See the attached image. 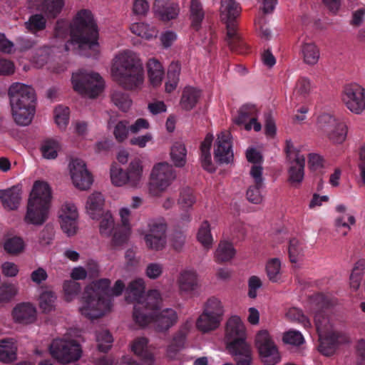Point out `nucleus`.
<instances>
[{
    "label": "nucleus",
    "instance_id": "obj_1",
    "mask_svg": "<svg viewBox=\"0 0 365 365\" xmlns=\"http://www.w3.org/2000/svg\"><path fill=\"white\" fill-rule=\"evenodd\" d=\"M54 38L64 42L66 51L71 46H78L81 50H88L85 55L97 56L100 52L96 40V28L93 16L88 9H81L73 16L72 21L65 19L57 21L54 28Z\"/></svg>",
    "mask_w": 365,
    "mask_h": 365
},
{
    "label": "nucleus",
    "instance_id": "obj_2",
    "mask_svg": "<svg viewBox=\"0 0 365 365\" xmlns=\"http://www.w3.org/2000/svg\"><path fill=\"white\" fill-rule=\"evenodd\" d=\"M113 79L123 89L140 91L145 83L143 61L140 55L131 50L116 53L110 63Z\"/></svg>",
    "mask_w": 365,
    "mask_h": 365
},
{
    "label": "nucleus",
    "instance_id": "obj_3",
    "mask_svg": "<svg viewBox=\"0 0 365 365\" xmlns=\"http://www.w3.org/2000/svg\"><path fill=\"white\" fill-rule=\"evenodd\" d=\"M110 284V279L103 278L95 280L85 287L78 305L81 316L93 321L110 312L113 304L110 298L107 297Z\"/></svg>",
    "mask_w": 365,
    "mask_h": 365
},
{
    "label": "nucleus",
    "instance_id": "obj_4",
    "mask_svg": "<svg viewBox=\"0 0 365 365\" xmlns=\"http://www.w3.org/2000/svg\"><path fill=\"white\" fill-rule=\"evenodd\" d=\"M8 95L14 120L19 125H29L36 112L34 89L31 86L16 82L9 86Z\"/></svg>",
    "mask_w": 365,
    "mask_h": 365
},
{
    "label": "nucleus",
    "instance_id": "obj_5",
    "mask_svg": "<svg viewBox=\"0 0 365 365\" xmlns=\"http://www.w3.org/2000/svg\"><path fill=\"white\" fill-rule=\"evenodd\" d=\"M225 342L237 365H252V351L246 341V328L238 316L230 317L225 324Z\"/></svg>",
    "mask_w": 365,
    "mask_h": 365
},
{
    "label": "nucleus",
    "instance_id": "obj_6",
    "mask_svg": "<svg viewBox=\"0 0 365 365\" xmlns=\"http://www.w3.org/2000/svg\"><path fill=\"white\" fill-rule=\"evenodd\" d=\"M314 322L320 341L319 350L323 355L330 356L339 345L350 342L349 335L322 313L314 314Z\"/></svg>",
    "mask_w": 365,
    "mask_h": 365
},
{
    "label": "nucleus",
    "instance_id": "obj_7",
    "mask_svg": "<svg viewBox=\"0 0 365 365\" xmlns=\"http://www.w3.org/2000/svg\"><path fill=\"white\" fill-rule=\"evenodd\" d=\"M150 305L144 310V313L150 317V320L145 325H138L140 327H145L153 324L156 332L165 333L173 327L178 320V316L175 310L166 308L159 311L161 302L160 293L158 290H153L148 297Z\"/></svg>",
    "mask_w": 365,
    "mask_h": 365
},
{
    "label": "nucleus",
    "instance_id": "obj_8",
    "mask_svg": "<svg viewBox=\"0 0 365 365\" xmlns=\"http://www.w3.org/2000/svg\"><path fill=\"white\" fill-rule=\"evenodd\" d=\"M225 313V306L220 298L215 296L207 298L196 320L197 329L203 334L215 331L220 327Z\"/></svg>",
    "mask_w": 365,
    "mask_h": 365
},
{
    "label": "nucleus",
    "instance_id": "obj_9",
    "mask_svg": "<svg viewBox=\"0 0 365 365\" xmlns=\"http://www.w3.org/2000/svg\"><path fill=\"white\" fill-rule=\"evenodd\" d=\"M152 291L145 293V282L142 278L132 280L128 286V298L134 302L133 319L137 325H145L150 320L144 310L150 305L148 297Z\"/></svg>",
    "mask_w": 365,
    "mask_h": 365
},
{
    "label": "nucleus",
    "instance_id": "obj_10",
    "mask_svg": "<svg viewBox=\"0 0 365 365\" xmlns=\"http://www.w3.org/2000/svg\"><path fill=\"white\" fill-rule=\"evenodd\" d=\"M176 177V171L169 163H155L149 175L148 193L153 197L160 196L173 184Z\"/></svg>",
    "mask_w": 365,
    "mask_h": 365
},
{
    "label": "nucleus",
    "instance_id": "obj_11",
    "mask_svg": "<svg viewBox=\"0 0 365 365\" xmlns=\"http://www.w3.org/2000/svg\"><path fill=\"white\" fill-rule=\"evenodd\" d=\"M71 81L76 92L91 98L100 95L105 87L104 81L98 73L84 70L73 73Z\"/></svg>",
    "mask_w": 365,
    "mask_h": 365
},
{
    "label": "nucleus",
    "instance_id": "obj_12",
    "mask_svg": "<svg viewBox=\"0 0 365 365\" xmlns=\"http://www.w3.org/2000/svg\"><path fill=\"white\" fill-rule=\"evenodd\" d=\"M317 128L334 145H341L346 140L348 133L346 123L330 114L320 115L317 118Z\"/></svg>",
    "mask_w": 365,
    "mask_h": 365
},
{
    "label": "nucleus",
    "instance_id": "obj_13",
    "mask_svg": "<svg viewBox=\"0 0 365 365\" xmlns=\"http://www.w3.org/2000/svg\"><path fill=\"white\" fill-rule=\"evenodd\" d=\"M50 352L61 364L77 361L81 356L80 344L66 336L54 339L50 345Z\"/></svg>",
    "mask_w": 365,
    "mask_h": 365
},
{
    "label": "nucleus",
    "instance_id": "obj_14",
    "mask_svg": "<svg viewBox=\"0 0 365 365\" xmlns=\"http://www.w3.org/2000/svg\"><path fill=\"white\" fill-rule=\"evenodd\" d=\"M255 343L260 359L265 365H276L280 361L281 356L278 347L268 330L258 331Z\"/></svg>",
    "mask_w": 365,
    "mask_h": 365
},
{
    "label": "nucleus",
    "instance_id": "obj_15",
    "mask_svg": "<svg viewBox=\"0 0 365 365\" xmlns=\"http://www.w3.org/2000/svg\"><path fill=\"white\" fill-rule=\"evenodd\" d=\"M286 153L289 162L288 181L292 186L297 187L304 179L305 158L290 140L286 142Z\"/></svg>",
    "mask_w": 365,
    "mask_h": 365
},
{
    "label": "nucleus",
    "instance_id": "obj_16",
    "mask_svg": "<svg viewBox=\"0 0 365 365\" xmlns=\"http://www.w3.org/2000/svg\"><path fill=\"white\" fill-rule=\"evenodd\" d=\"M341 101L352 113L361 115L365 110V89L359 84H351L344 87Z\"/></svg>",
    "mask_w": 365,
    "mask_h": 365
},
{
    "label": "nucleus",
    "instance_id": "obj_17",
    "mask_svg": "<svg viewBox=\"0 0 365 365\" xmlns=\"http://www.w3.org/2000/svg\"><path fill=\"white\" fill-rule=\"evenodd\" d=\"M167 225L163 220H153L148 223V230L144 234L146 247L153 251H160L166 245Z\"/></svg>",
    "mask_w": 365,
    "mask_h": 365
},
{
    "label": "nucleus",
    "instance_id": "obj_18",
    "mask_svg": "<svg viewBox=\"0 0 365 365\" xmlns=\"http://www.w3.org/2000/svg\"><path fill=\"white\" fill-rule=\"evenodd\" d=\"M118 225L113 232L112 245L120 247L129 240L133 229L131 211L128 207H121L118 211Z\"/></svg>",
    "mask_w": 365,
    "mask_h": 365
},
{
    "label": "nucleus",
    "instance_id": "obj_19",
    "mask_svg": "<svg viewBox=\"0 0 365 365\" xmlns=\"http://www.w3.org/2000/svg\"><path fill=\"white\" fill-rule=\"evenodd\" d=\"M68 168L71 180L75 187L81 190H86L91 187L93 182V176L83 160L73 159L69 163Z\"/></svg>",
    "mask_w": 365,
    "mask_h": 365
},
{
    "label": "nucleus",
    "instance_id": "obj_20",
    "mask_svg": "<svg viewBox=\"0 0 365 365\" xmlns=\"http://www.w3.org/2000/svg\"><path fill=\"white\" fill-rule=\"evenodd\" d=\"M334 210L337 214L334 220L335 230L341 236L345 237L356 225V212L342 203L337 204Z\"/></svg>",
    "mask_w": 365,
    "mask_h": 365
},
{
    "label": "nucleus",
    "instance_id": "obj_21",
    "mask_svg": "<svg viewBox=\"0 0 365 365\" xmlns=\"http://www.w3.org/2000/svg\"><path fill=\"white\" fill-rule=\"evenodd\" d=\"M59 222L64 233L68 236L74 235L78 230V212L75 204L66 202L58 212Z\"/></svg>",
    "mask_w": 365,
    "mask_h": 365
},
{
    "label": "nucleus",
    "instance_id": "obj_22",
    "mask_svg": "<svg viewBox=\"0 0 365 365\" xmlns=\"http://www.w3.org/2000/svg\"><path fill=\"white\" fill-rule=\"evenodd\" d=\"M214 158L216 162L229 163L233 158L232 137L230 132L225 130L217 135L214 148Z\"/></svg>",
    "mask_w": 365,
    "mask_h": 365
},
{
    "label": "nucleus",
    "instance_id": "obj_23",
    "mask_svg": "<svg viewBox=\"0 0 365 365\" xmlns=\"http://www.w3.org/2000/svg\"><path fill=\"white\" fill-rule=\"evenodd\" d=\"M258 110L254 105L243 106L239 110L238 114L233 119L235 124L244 125L246 130L253 128L256 132L262 129V125L257 121Z\"/></svg>",
    "mask_w": 365,
    "mask_h": 365
},
{
    "label": "nucleus",
    "instance_id": "obj_24",
    "mask_svg": "<svg viewBox=\"0 0 365 365\" xmlns=\"http://www.w3.org/2000/svg\"><path fill=\"white\" fill-rule=\"evenodd\" d=\"M11 317L16 323L24 325L30 324L36 322L37 310L31 302H21L13 308Z\"/></svg>",
    "mask_w": 365,
    "mask_h": 365
},
{
    "label": "nucleus",
    "instance_id": "obj_25",
    "mask_svg": "<svg viewBox=\"0 0 365 365\" xmlns=\"http://www.w3.org/2000/svg\"><path fill=\"white\" fill-rule=\"evenodd\" d=\"M51 197L49 185L45 181L36 180L33 185L28 202L50 207Z\"/></svg>",
    "mask_w": 365,
    "mask_h": 365
},
{
    "label": "nucleus",
    "instance_id": "obj_26",
    "mask_svg": "<svg viewBox=\"0 0 365 365\" xmlns=\"http://www.w3.org/2000/svg\"><path fill=\"white\" fill-rule=\"evenodd\" d=\"M50 207L28 202L24 221L35 226L42 225L48 219Z\"/></svg>",
    "mask_w": 365,
    "mask_h": 365
},
{
    "label": "nucleus",
    "instance_id": "obj_27",
    "mask_svg": "<svg viewBox=\"0 0 365 365\" xmlns=\"http://www.w3.org/2000/svg\"><path fill=\"white\" fill-rule=\"evenodd\" d=\"M181 293L191 294L198 287V275L194 269L186 268L182 270L177 279Z\"/></svg>",
    "mask_w": 365,
    "mask_h": 365
},
{
    "label": "nucleus",
    "instance_id": "obj_28",
    "mask_svg": "<svg viewBox=\"0 0 365 365\" xmlns=\"http://www.w3.org/2000/svg\"><path fill=\"white\" fill-rule=\"evenodd\" d=\"M143 170L140 159L135 158L130 161L125 170L128 187L135 189L141 187L144 180Z\"/></svg>",
    "mask_w": 365,
    "mask_h": 365
},
{
    "label": "nucleus",
    "instance_id": "obj_29",
    "mask_svg": "<svg viewBox=\"0 0 365 365\" xmlns=\"http://www.w3.org/2000/svg\"><path fill=\"white\" fill-rule=\"evenodd\" d=\"M105 197L104 195L98 191L91 193L86 200L85 209L86 213L93 220H97L101 215L105 212Z\"/></svg>",
    "mask_w": 365,
    "mask_h": 365
},
{
    "label": "nucleus",
    "instance_id": "obj_30",
    "mask_svg": "<svg viewBox=\"0 0 365 365\" xmlns=\"http://www.w3.org/2000/svg\"><path fill=\"white\" fill-rule=\"evenodd\" d=\"M221 20L228 26H236V19L240 16L241 9L234 0H220Z\"/></svg>",
    "mask_w": 365,
    "mask_h": 365
},
{
    "label": "nucleus",
    "instance_id": "obj_31",
    "mask_svg": "<svg viewBox=\"0 0 365 365\" xmlns=\"http://www.w3.org/2000/svg\"><path fill=\"white\" fill-rule=\"evenodd\" d=\"M153 9L155 14L163 21L175 19L179 12L178 4L172 0H155Z\"/></svg>",
    "mask_w": 365,
    "mask_h": 365
},
{
    "label": "nucleus",
    "instance_id": "obj_32",
    "mask_svg": "<svg viewBox=\"0 0 365 365\" xmlns=\"http://www.w3.org/2000/svg\"><path fill=\"white\" fill-rule=\"evenodd\" d=\"M146 69L150 84L154 88L160 86L165 76L162 63L155 58H150L146 63Z\"/></svg>",
    "mask_w": 365,
    "mask_h": 365
},
{
    "label": "nucleus",
    "instance_id": "obj_33",
    "mask_svg": "<svg viewBox=\"0 0 365 365\" xmlns=\"http://www.w3.org/2000/svg\"><path fill=\"white\" fill-rule=\"evenodd\" d=\"M0 199L5 208L9 210L16 209L21 200V187L17 185L7 190H0Z\"/></svg>",
    "mask_w": 365,
    "mask_h": 365
},
{
    "label": "nucleus",
    "instance_id": "obj_34",
    "mask_svg": "<svg viewBox=\"0 0 365 365\" xmlns=\"http://www.w3.org/2000/svg\"><path fill=\"white\" fill-rule=\"evenodd\" d=\"M235 255L236 250L232 243L227 240H221L214 252V259L217 263H225L234 259Z\"/></svg>",
    "mask_w": 365,
    "mask_h": 365
},
{
    "label": "nucleus",
    "instance_id": "obj_35",
    "mask_svg": "<svg viewBox=\"0 0 365 365\" xmlns=\"http://www.w3.org/2000/svg\"><path fill=\"white\" fill-rule=\"evenodd\" d=\"M148 339L145 337H138L132 344V351L141 356L145 365H152L154 362V356L149 351Z\"/></svg>",
    "mask_w": 365,
    "mask_h": 365
},
{
    "label": "nucleus",
    "instance_id": "obj_36",
    "mask_svg": "<svg viewBox=\"0 0 365 365\" xmlns=\"http://www.w3.org/2000/svg\"><path fill=\"white\" fill-rule=\"evenodd\" d=\"M64 6V0H37L36 9L43 12L48 17L57 16Z\"/></svg>",
    "mask_w": 365,
    "mask_h": 365
},
{
    "label": "nucleus",
    "instance_id": "obj_37",
    "mask_svg": "<svg viewBox=\"0 0 365 365\" xmlns=\"http://www.w3.org/2000/svg\"><path fill=\"white\" fill-rule=\"evenodd\" d=\"M57 296L49 289H43L38 298V307L43 313H50L55 310Z\"/></svg>",
    "mask_w": 365,
    "mask_h": 365
},
{
    "label": "nucleus",
    "instance_id": "obj_38",
    "mask_svg": "<svg viewBox=\"0 0 365 365\" xmlns=\"http://www.w3.org/2000/svg\"><path fill=\"white\" fill-rule=\"evenodd\" d=\"M17 346L14 339H5L0 341V361L10 363L16 359Z\"/></svg>",
    "mask_w": 365,
    "mask_h": 365
},
{
    "label": "nucleus",
    "instance_id": "obj_39",
    "mask_svg": "<svg viewBox=\"0 0 365 365\" xmlns=\"http://www.w3.org/2000/svg\"><path fill=\"white\" fill-rule=\"evenodd\" d=\"M196 237L197 242L205 250H209L212 247L214 238L211 232L210 224L207 220L202 222L198 228Z\"/></svg>",
    "mask_w": 365,
    "mask_h": 365
},
{
    "label": "nucleus",
    "instance_id": "obj_40",
    "mask_svg": "<svg viewBox=\"0 0 365 365\" xmlns=\"http://www.w3.org/2000/svg\"><path fill=\"white\" fill-rule=\"evenodd\" d=\"M312 89L311 81L306 77H300L296 81L292 96L298 101H304L311 93Z\"/></svg>",
    "mask_w": 365,
    "mask_h": 365
},
{
    "label": "nucleus",
    "instance_id": "obj_41",
    "mask_svg": "<svg viewBox=\"0 0 365 365\" xmlns=\"http://www.w3.org/2000/svg\"><path fill=\"white\" fill-rule=\"evenodd\" d=\"M226 41L232 51L243 52L245 43L237 31L236 26L230 25L227 27Z\"/></svg>",
    "mask_w": 365,
    "mask_h": 365
},
{
    "label": "nucleus",
    "instance_id": "obj_42",
    "mask_svg": "<svg viewBox=\"0 0 365 365\" xmlns=\"http://www.w3.org/2000/svg\"><path fill=\"white\" fill-rule=\"evenodd\" d=\"M170 158L176 167H183L186 163L187 150L182 142H175L170 148Z\"/></svg>",
    "mask_w": 365,
    "mask_h": 365
},
{
    "label": "nucleus",
    "instance_id": "obj_43",
    "mask_svg": "<svg viewBox=\"0 0 365 365\" xmlns=\"http://www.w3.org/2000/svg\"><path fill=\"white\" fill-rule=\"evenodd\" d=\"M60 150L61 145L59 142L51 138L42 141L40 146L42 157L47 160L56 159Z\"/></svg>",
    "mask_w": 365,
    "mask_h": 365
},
{
    "label": "nucleus",
    "instance_id": "obj_44",
    "mask_svg": "<svg viewBox=\"0 0 365 365\" xmlns=\"http://www.w3.org/2000/svg\"><path fill=\"white\" fill-rule=\"evenodd\" d=\"M98 220H100L99 232L101 235L110 236L115 227V220L111 212L109 210L103 212Z\"/></svg>",
    "mask_w": 365,
    "mask_h": 365
},
{
    "label": "nucleus",
    "instance_id": "obj_45",
    "mask_svg": "<svg viewBox=\"0 0 365 365\" xmlns=\"http://www.w3.org/2000/svg\"><path fill=\"white\" fill-rule=\"evenodd\" d=\"M304 61L309 65L316 64L320 57L319 49L312 42L304 43L302 46Z\"/></svg>",
    "mask_w": 365,
    "mask_h": 365
},
{
    "label": "nucleus",
    "instance_id": "obj_46",
    "mask_svg": "<svg viewBox=\"0 0 365 365\" xmlns=\"http://www.w3.org/2000/svg\"><path fill=\"white\" fill-rule=\"evenodd\" d=\"M200 96V91L192 87L185 88L180 100L182 108L191 110L197 103Z\"/></svg>",
    "mask_w": 365,
    "mask_h": 365
},
{
    "label": "nucleus",
    "instance_id": "obj_47",
    "mask_svg": "<svg viewBox=\"0 0 365 365\" xmlns=\"http://www.w3.org/2000/svg\"><path fill=\"white\" fill-rule=\"evenodd\" d=\"M130 30L133 34L148 40L157 36V30L155 27L143 22L132 24Z\"/></svg>",
    "mask_w": 365,
    "mask_h": 365
},
{
    "label": "nucleus",
    "instance_id": "obj_48",
    "mask_svg": "<svg viewBox=\"0 0 365 365\" xmlns=\"http://www.w3.org/2000/svg\"><path fill=\"white\" fill-rule=\"evenodd\" d=\"M288 253L289 260L292 263L300 262L304 257V244L296 238L290 240L288 247Z\"/></svg>",
    "mask_w": 365,
    "mask_h": 365
},
{
    "label": "nucleus",
    "instance_id": "obj_49",
    "mask_svg": "<svg viewBox=\"0 0 365 365\" xmlns=\"http://www.w3.org/2000/svg\"><path fill=\"white\" fill-rule=\"evenodd\" d=\"M19 292L17 284L7 282L0 286V303L6 304L11 302Z\"/></svg>",
    "mask_w": 365,
    "mask_h": 365
},
{
    "label": "nucleus",
    "instance_id": "obj_50",
    "mask_svg": "<svg viewBox=\"0 0 365 365\" xmlns=\"http://www.w3.org/2000/svg\"><path fill=\"white\" fill-rule=\"evenodd\" d=\"M282 262L279 258H272L266 264V273L272 282H278L281 279Z\"/></svg>",
    "mask_w": 365,
    "mask_h": 365
},
{
    "label": "nucleus",
    "instance_id": "obj_51",
    "mask_svg": "<svg viewBox=\"0 0 365 365\" xmlns=\"http://www.w3.org/2000/svg\"><path fill=\"white\" fill-rule=\"evenodd\" d=\"M205 13L200 0H192L190 2L191 25L198 29L204 19Z\"/></svg>",
    "mask_w": 365,
    "mask_h": 365
},
{
    "label": "nucleus",
    "instance_id": "obj_52",
    "mask_svg": "<svg viewBox=\"0 0 365 365\" xmlns=\"http://www.w3.org/2000/svg\"><path fill=\"white\" fill-rule=\"evenodd\" d=\"M364 269L365 259H359L356 262L350 275V287L353 290L356 291L359 288Z\"/></svg>",
    "mask_w": 365,
    "mask_h": 365
},
{
    "label": "nucleus",
    "instance_id": "obj_53",
    "mask_svg": "<svg viewBox=\"0 0 365 365\" xmlns=\"http://www.w3.org/2000/svg\"><path fill=\"white\" fill-rule=\"evenodd\" d=\"M4 250L11 255H18L22 253L26 247L24 240L19 237L7 239L4 245Z\"/></svg>",
    "mask_w": 365,
    "mask_h": 365
},
{
    "label": "nucleus",
    "instance_id": "obj_54",
    "mask_svg": "<svg viewBox=\"0 0 365 365\" xmlns=\"http://www.w3.org/2000/svg\"><path fill=\"white\" fill-rule=\"evenodd\" d=\"M110 179L115 187L128 186L125 170L116 165H111L110 168Z\"/></svg>",
    "mask_w": 365,
    "mask_h": 365
},
{
    "label": "nucleus",
    "instance_id": "obj_55",
    "mask_svg": "<svg viewBox=\"0 0 365 365\" xmlns=\"http://www.w3.org/2000/svg\"><path fill=\"white\" fill-rule=\"evenodd\" d=\"M111 100L119 109L123 111H127L132 105L130 96L121 91H114L111 95Z\"/></svg>",
    "mask_w": 365,
    "mask_h": 365
},
{
    "label": "nucleus",
    "instance_id": "obj_56",
    "mask_svg": "<svg viewBox=\"0 0 365 365\" xmlns=\"http://www.w3.org/2000/svg\"><path fill=\"white\" fill-rule=\"evenodd\" d=\"M185 335L181 332L178 333L167 348V355L170 359L175 358L177 354L184 347Z\"/></svg>",
    "mask_w": 365,
    "mask_h": 365
},
{
    "label": "nucleus",
    "instance_id": "obj_57",
    "mask_svg": "<svg viewBox=\"0 0 365 365\" xmlns=\"http://www.w3.org/2000/svg\"><path fill=\"white\" fill-rule=\"evenodd\" d=\"M46 25V20L41 14L32 15L25 23L26 28L33 34L43 30Z\"/></svg>",
    "mask_w": 365,
    "mask_h": 365
},
{
    "label": "nucleus",
    "instance_id": "obj_58",
    "mask_svg": "<svg viewBox=\"0 0 365 365\" xmlns=\"http://www.w3.org/2000/svg\"><path fill=\"white\" fill-rule=\"evenodd\" d=\"M69 108L58 106L54 110L55 122L61 130H65L69 122Z\"/></svg>",
    "mask_w": 365,
    "mask_h": 365
},
{
    "label": "nucleus",
    "instance_id": "obj_59",
    "mask_svg": "<svg viewBox=\"0 0 365 365\" xmlns=\"http://www.w3.org/2000/svg\"><path fill=\"white\" fill-rule=\"evenodd\" d=\"M63 289L64 298L66 302L73 301L79 294L81 289V284L73 280H67L63 282Z\"/></svg>",
    "mask_w": 365,
    "mask_h": 365
},
{
    "label": "nucleus",
    "instance_id": "obj_60",
    "mask_svg": "<svg viewBox=\"0 0 365 365\" xmlns=\"http://www.w3.org/2000/svg\"><path fill=\"white\" fill-rule=\"evenodd\" d=\"M285 317L289 321L302 324L305 328L311 327L309 319L303 314L302 311L298 308L292 307L289 309L285 314Z\"/></svg>",
    "mask_w": 365,
    "mask_h": 365
},
{
    "label": "nucleus",
    "instance_id": "obj_61",
    "mask_svg": "<svg viewBox=\"0 0 365 365\" xmlns=\"http://www.w3.org/2000/svg\"><path fill=\"white\" fill-rule=\"evenodd\" d=\"M195 202L196 197L190 188L184 187L180 190L178 204L182 209L191 208Z\"/></svg>",
    "mask_w": 365,
    "mask_h": 365
},
{
    "label": "nucleus",
    "instance_id": "obj_62",
    "mask_svg": "<svg viewBox=\"0 0 365 365\" xmlns=\"http://www.w3.org/2000/svg\"><path fill=\"white\" fill-rule=\"evenodd\" d=\"M96 341L98 349L102 351H107L112 346L113 336L108 330L102 329L96 332Z\"/></svg>",
    "mask_w": 365,
    "mask_h": 365
},
{
    "label": "nucleus",
    "instance_id": "obj_63",
    "mask_svg": "<svg viewBox=\"0 0 365 365\" xmlns=\"http://www.w3.org/2000/svg\"><path fill=\"white\" fill-rule=\"evenodd\" d=\"M304 338L299 331L289 329L282 336V341L286 344L299 346L304 343Z\"/></svg>",
    "mask_w": 365,
    "mask_h": 365
},
{
    "label": "nucleus",
    "instance_id": "obj_64",
    "mask_svg": "<svg viewBox=\"0 0 365 365\" xmlns=\"http://www.w3.org/2000/svg\"><path fill=\"white\" fill-rule=\"evenodd\" d=\"M130 131V126L127 120H120L117 123L113 130L115 138L118 142H123L127 139Z\"/></svg>",
    "mask_w": 365,
    "mask_h": 365
}]
</instances>
